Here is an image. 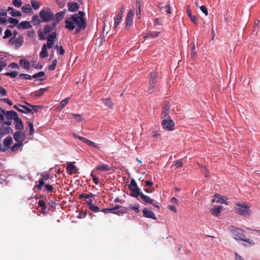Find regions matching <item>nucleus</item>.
I'll return each instance as SVG.
<instances>
[{"label": "nucleus", "instance_id": "obj_1", "mask_svg": "<svg viewBox=\"0 0 260 260\" xmlns=\"http://www.w3.org/2000/svg\"><path fill=\"white\" fill-rule=\"evenodd\" d=\"M85 13L83 11H79L77 14L72 15L71 17L65 20V28L70 30H73L77 26L75 34H78L80 31L84 30L86 26V22L84 17Z\"/></svg>", "mask_w": 260, "mask_h": 260}, {"label": "nucleus", "instance_id": "obj_2", "mask_svg": "<svg viewBox=\"0 0 260 260\" xmlns=\"http://www.w3.org/2000/svg\"><path fill=\"white\" fill-rule=\"evenodd\" d=\"M39 16L44 22H50L54 20V14L48 7L43 8L39 13Z\"/></svg>", "mask_w": 260, "mask_h": 260}, {"label": "nucleus", "instance_id": "obj_3", "mask_svg": "<svg viewBox=\"0 0 260 260\" xmlns=\"http://www.w3.org/2000/svg\"><path fill=\"white\" fill-rule=\"evenodd\" d=\"M235 204L237 206V207L236 208V211L239 215H249L251 214V211L250 209V206L248 203H236Z\"/></svg>", "mask_w": 260, "mask_h": 260}, {"label": "nucleus", "instance_id": "obj_4", "mask_svg": "<svg viewBox=\"0 0 260 260\" xmlns=\"http://www.w3.org/2000/svg\"><path fill=\"white\" fill-rule=\"evenodd\" d=\"M128 188L132 191L131 196L135 197L140 201L138 197L141 192L140 191V189L137 186V183L134 179L131 180V183L128 186Z\"/></svg>", "mask_w": 260, "mask_h": 260}, {"label": "nucleus", "instance_id": "obj_5", "mask_svg": "<svg viewBox=\"0 0 260 260\" xmlns=\"http://www.w3.org/2000/svg\"><path fill=\"white\" fill-rule=\"evenodd\" d=\"M234 238L236 240L243 241L246 242L250 244H253V241H250L249 239L245 238V236L243 233V231L241 230L237 229L233 233Z\"/></svg>", "mask_w": 260, "mask_h": 260}, {"label": "nucleus", "instance_id": "obj_6", "mask_svg": "<svg viewBox=\"0 0 260 260\" xmlns=\"http://www.w3.org/2000/svg\"><path fill=\"white\" fill-rule=\"evenodd\" d=\"M102 211L104 213H107L110 212L112 213L118 214L119 213H123L126 212V208L122 207L120 206H117L113 208H104Z\"/></svg>", "mask_w": 260, "mask_h": 260}, {"label": "nucleus", "instance_id": "obj_7", "mask_svg": "<svg viewBox=\"0 0 260 260\" xmlns=\"http://www.w3.org/2000/svg\"><path fill=\"white\" fill-rule=\"evenodd\" d=\"M135 14L134 9H131L128 11L125 20V28L128 29L133 23V17Z\"/></svg>", "mask_w": 260, "mask_h": 260}, {"label": "nucleus", "instance_id": "obj_8", "mask_svg": "<svg viewBox=\"0 0 260 260\" xmlns=\"http://www.w3.org/2000/svg\"><path fill=\"white\" fill-rule=\"evenodd\" d=\"M162 127L164 129L169 131H172L174 130L175 126L174 122L172 119H165L162 120L161 123Z\"/></svg>", "mask_w": 260, "mask_h": 260}, {"label": "nucleus", "instance_id": "obj_9", "mask_svg": "<svg viewBox=\"0 0 260 260\" xmlns=\"http://www.w3.org/2000/svg\"><path fill=\"white\" fill-rule=\"evenodd\" d=\"M0 111L5 115L6 118L7 120H11L12 119H16L17 118L18 115L17 113L13 110L6 111L5 110L3 109L0 107Z\"/></svg>", "mask_w": 260, "mask_h": 260}, {"label": "nucleus", "instance_id": "obj_10", "mask_svg": "<svg viewBox=\"0 0 260 260\" xmlns=\"http://www.w3.org/2000/svg\"><path fill=\"white\" fill-rule=\"evenodd\" d=\"M139 197H140L141 200H143L145 204H151L155 208H157L158 210L160 209L159 206L154 203V200L151 199L149 197L145 195L142 192L140 194Z\"/></svg>", "mask_w": 260, "mask_h": 260}, {"label": "nucleus", "instance_id": "obj_11", "mask_svg": "<svg viewBox=\"0 0 260 260\" xmlns=\"http://www.w3.org/2000/svg\"><path fill=\"white\" fill-rule=\"evenodd\" d=\"M49 177L50 174L48 173L42 174V178H41L39 180V184L35 186L36 188L38 190H41L42 189V187L45 185V181L49 179Z\"/></svg>", "mask_w": 260, "mask_h": 260}, {"label": "nucleus", "instance_id": "obj_12", "mask_svg": "<svg viewBox=\"0 0 260 260\" xmlns=\"http://www.w3.org/2000/svg\"><path fill=\"white\" fill-rule=\"evenodd\" d=\"M143 213L144 217L148 218H151L153 220H156V217L155 216L154 212L148 209L147 208H144L143 209Z\"/></svg>", "mask_w": 260, "mask_h": 260}, {"label": "nucleus", "instance_id": "obj_13", "mask_svg": "<svg viewBox=\"0 0 260 260\" xmlns=\"http://www.w3.org/2000/svg\"><path fill=\"white\" fill-rule=\"evenodd\" d=\"M14 140L18 143L23 144V141L25 138V134L20 132H16L14 134Z\"/></svg>", "mask_w": 260, "mask_h": 260}, {"label": "nucleus", "instance_id": "obj_14", "mask_svg": "<svg viewBox=\"0 0 260 260\" xmlns=\"http://www.w3.org/2000/svg\"><path fill=\"white\" fill-rule=\"evenodd\" d=\"M169 112H170V107L168 105H165L162 108V111L161 113V118L165 119L167 118H169Z\"/></svg>", "mask_w": 260, "mask_h": 260}, {"label": "nucleus", "instance_id": "obj_15", "mask_svg": "<svg viewBox=\"0 0 260 260\" xmlns=\"http://www.w3.org/2000/svg\"><path fill=\"white\" fill-rule=\"evenodd\" d=\"M56 25L57 23L55 22H53L51 24L46 25L43 29V33L45 35L50 33L55 29Z\"/></svg>", "mask_w": 260, "mask_h": 260}, {"label": "nucleus", "instance_id": "obj_16", "mask_svg": "<svg viewBox=\"0 0 260 260\" xmlns=\"http://www.w3.org/2000/svg\"><path fill=\"white\" fill-rule=\"evenodd\" d=\"M68 10L70 12H74L78 10L79 5L77 2H69L67 4Z\"/></svg>", "mask_w": 260, "mask_h": 260}, {"label": "nucleus", "instance_id": "obj_17", "mask_svg": "<svg viewBox=\"0 0 260 260\" xmlns=\"http://www.w3.org/2000/svg\"><path fill=\"white\" fill-rule=\"evenodd\" d=\"M124 11V8L123 6L120 10V12H119L118 15L117 16L116 18L115 19L114 21V27L115 28L117 27V26L118 25V24L120 23L121 19H122L123 17V14Z\"/></svg>", "mask_w": 260, "mask_h": 260}, {"label": "nucleus", "instance_id": "obj_18", "mask_svg": "<svg viewBox=\"0 0 260 260\" xmlns=\"http://www.w3.org/2000/svg\"><path fill=\"white\" fill-rule=\"evenodd\" d=\"M222 210V207L221 206H216L211 209L210 212L212 215L218 217L220 215Z\"/></svg>", "mask_w": 260, "mask_h": 260}, {"label": "nucleus", "instance_id": "obj_19", "mask_svg": "<svg viewBox=\"0 0 260 260\" xmlns=\"http://www.w3.org/2000/svg\"><path fill=\"white\" fill-rule=\"evenodd\" d=\"M66 13V10L57 13L54 15V19L55 21L54 22L57 23V24L60 22L61 20L63 19Z\"/></svg>", "mask_w": 260, "mask_h": 260}, {"label": "nucleus", "instance_id": "obj_20", "mask_svg": "<svg viewBox=\"0 0 260 260\" xmlns=\"http://www.w3.org/2000/svg\"><path fill=\"white\" fill-rule=\"evenodd\" d=\"M111 169V166L107 164H104L102 165H98L95 169L96 170L102 171V172H105V171H110Z\"/></svg>", "mask_w": 260, "mask_h": 260}, {"label": "nucleus", "instance_id": "obj_21", "mask_svg": "<svg viewBox=\"0 0 260 260\" xmlns=\"http://www.w3.org/2000/svg\"><path fill=\"white\" fill-rule=\"evenodd\" d=\"M7 11L10 12V15L13 17H20L21 16V13L20 11H16L12 7H9Z\"/></svg>", "mask_w": 260, "mask_h": 260}, {"label": "nucleus", "instance_id": "obj_22", "mask_svg": "<svg viewBox=\"0 0 260 260\" xmlns=\"http://www.w3.org/2000/svg\"><path fill=\"white\" fill-rule=\"evenodd\" d=\"M14 122L15 124V127L17 129H22L24 127L23 123L21 119L17 117V118H16L14 120Z\"/></svg>", "mask_w": 260, "mask_h": 260}, {"label": "nucleus", "instance_id": "obj_23", "mask_svg": "<svg viewBox=\"0 0 260 260\" xmlns=\"http://www.w3.org/2000/svg\"><path fill=\"white\" fill-rule=\"evenodd\" d=\"M20 64L26 70H28L30 68V65L29 62L25 59H20L19 60Z\"/></svg>", "mask_w": 260, "mask_h": 260}, {"label": "nucleus", "instance_id": "obj_24", "mask_svg": "<svg viewBox=\"0 0 260 260\" xmlns=\"http://www.w3.org/2000/svg\"><path fill=\"white\" fill-rule=\"evenodd\" d=\"M31 27V25H30L29 22L23 21L20 22L18 26V28L19 29H27Z\"/></svg>", "mask_w": 260, "mask_h": 260}, {"label": "nucleus", "instance_id": "obj_25", "mask_svg": "<svg viewBox=\"0 0 260 260\" xmlns=\"http://www.w3.org/2000/svg\"><path fill=\"white\" fill-rule=\"evenodd\" d=\"M66 169L68 171H69L71 175L75 173L76 170V167L71 162H68L67 163Z\"/></svg>", "mask_w": 260, "mask_h": 260}, {"label": "nucleus", "instance_id": "obj_26", "mask_svg": "<svg viewBox=\"0 0 260 260\" xmlns=\"http://www.w3.org/2000/svg\"><path fill=\"white\" fill-rule=\"evenodd\" d=\"M48 55V53L47 51V48H46V44H44L42 48L41 52L40 53V57L42 58H45L47 57Z\"/></svg>", "mask_w": 260, "mask_h": 260}, {"label": "nucleus", "instance_id": "obj_27", "mask_svg": "<svg viewBox=\"0 0 260 260\" xmlns=\"http://www.w3.org/2000/svg\"><path fill=\"white\" fill-rule=\"evenodd\" d=\"M13 142V139L11 137H7L4 140V146L9 148Z\"/></svg>", "mask_w": 260, "mask_h": 260}, {"label": "nucleus", "instance_id": "obj_28", "mask_svg": "<svg viewBox=\"0 0 260 260\" xmlns=\"http://www.w3.org/2000/svg\"><path fill=\"white\" fill-rule=\"evenodd\" d=\"M22 11L23 13H32L31 7L29 4H26L21 8Z\"/></svg>", "mask_w": 260, "mask_h": 260}, {"label": "nucleus", "instance_id": "obj_29", "mask_svg": "<svg viewBox=\"0 0 260 260\" xmlns=\"http://www.w3.org/2000/svg\"><path fill=\"white\" fill-rule=\"evenodd\" d=\"M156 82H157V74H156V73L155 72L151 73L150 77H149V83L154 84V83H156Z\"/></svg>", "mask_w": 260, "mask_h": 260}, {"label": "nucleus", "instance_id": "obj_30", "mask_svg": "<svg viewBox=\"0 0 260 260\" xmlns=\"http://www.w3.org/2000/svg\"><path fill=\"white\" fill-rule=\"evenodd\" d=\"M39 205L41 207L42 210L41 212L43 214H46V203L45 202L44 200H40L39 201Z\"/></svg>", "mask_w": 260, "mask_h": 260}, {"label": "nucleus", "instance_id": "obj_31", "mask_svg": "<svg viewBox=\"0 0 260 260\" xmlns=\"http://www.w3.org/2000/svg\"><path fill=\"white\" fill-rule=\"evenodd\" d=\"M214 197L215 198H216V199H217L216 201V203H221V204L225 203V204H226V205L228 204V203L225 202V201H224V199L223 196L216 193L215 194Z\"/></svg>", "mask_w": 260, "mask_h": 260}, {"label": "nucleus", "instance_id": "obj_32", "mask_svg": "<svg viewBox=\"0 0 260 260\" xmlns=\"http://www.w3.org/2000/svg\"><path fill=\"white\" fill-rule=\"evenodd\" d=\"M104 103L110 109L113 108L114 104L110 99H103Z\"/></svg>", "mask_w": 260, "mask_h": 260}, {"label": "nucleus", "instance_id": "obj_33", "mask_svg": "<svg viewBox=\"0 0 260 260\" xmlns=\"http://www.w3.org/2000/svg\"><path fill=\"white\" fill-rule=\"evenodd\" d=\"M25 103L29 106L31 107L32 108L31 110H32V111H34L36 113H37L40 109L43 108V106L41 105H31L30 104H29L27 102H25Z\"/></svg>", "mask_w": 260, "mask_h": 260}, {"label": "nucleus", "instance_id": "obj_34", "mask_svg": "<svg viewBox=\"0 0 260 260\" xmlns=\"http://www.w3.org/2000/svg\"><path fill=\"white\" fill-rule=\"evenodd\" d=\"M30 3L33 9L35 10H38L40 7L41 3L39 2L31 0Z\"/></svg>", "mask_w": 260, "mask_h": 260}, {"label": "nucleus", "instance_id": "obj_35", "mask_svg": "<svg viewBox=\"0 0 260 260\" xmlns=\"http://www.w3.org/2000/svg\"><path fill=\"white\" fill-rule=\"evenodd\" d=\"M160 34V32H156V31H150L148 32L146 35L145 36V38L148 37H151V38H155L157 37L159 34Z\"/></svg>", "mask_w": 260, "mask_h": 260}, {"label": "nucleus", "instance_id": "obj_36", "mask_svg": "<svg viewBox=\"0 0 260 260\" xmlns=\"http://www.w3.org/2000/svg\"><path fill=\"white\" fill-rule=\"evenodd\" d=\"M47 90V88H41L38 91L35 92V96L37 97L41 96L45 91Z\"/></svg>", "mask_w": 260, "mask_h": 260}, {"label": "nucleus", "instance_id": "obj_37", "mask_svg": "<svg viewBox=\"0 0 260 260\" xmlns=\"http://www.w3.org/2000/svg\"><path fill=\"white\" fill-rule=\"evenodd\" d=\"M85 143H86V144H87L88 146H91V147H93L95 148H96V149H99V146L96 144L94 142L86 139L85 142Z\"/></svg>", "mask_w": 260, "mask_h": 260}, {"label": "nucleus", "instance_id": "obj_38", "mask_svg": "<svg viewBox=\"0 0 260 260\" xmlns=\"http://www.w3.org/2000/svg\"><path fill=\"white\" fill-rule=\"evenodd\" d=\"M31 22H34V24L36 25L39 24L41 21L40 20L39 16L37 15H35L32 17Z\"/></svg>", "mask_w": 260, "mask_h": 260}, {"label": "nucleus", "instance_id": "obj_39", "mask_svg": "<svg viewBox=\"0 0 260 260\" xmlns=\"http://www.w3.org/2000/svg\"><path fill=\"white\" fill-rule=\"evenodd\" d=\"M31 67L37 69H41L43 67L41 63L37 62L36 61L31 62Z\"/></svg>", "mask_w": 260, "mask_h": 260}, {"label": "nucleus", "instance_id": "obj_40", "mask_svg": "<svg viewBox=\"0 0 260 260\" xmlns=\"http://www.w3.org/2000/svg\"><path fill=\"white\" fill-rule=\"evenodd\" d=\"M12 3L16 8H20L22 5L21 0H12Z\"/></svg>", "mask_w": 260, "mask_h": 260}, {"label": "nucleus", "instance_id": "obj_41", "mask_svg": "<svg viewBox=\"0 0 260 260\" xmlns=\"http://www.w3.org/2000/svg\"><path fill=\"white\" fill-rule=\"evenodd\" d=\"M27 123L28 124V127L29 128V135L31 136L34 134L35 129L34 128V124L31 122H27Z\"/></svg>", "mask_w": 260, "mask_h": 260}, {"label": "nucleus", "instance_id": "obj_42", "mask_svg": "<svg viewBox=\"0 0 260 260\" xmlns=\"http://www.w3.org/2000/svg\"><path fill=\"white\" fill-rule=\"evenodd\" d=\"M19 77L20 79H26V80H31L32 79V76L29 75L25 74H21Z\"/></svg>", "mask_w": 260, "mask_h": 260}, {"label": "nucleus", "instance_id": "obj_43", "mask_svg": "<svg viewBox=\"0 0 260 260\" xmlns=\"http://www.w3.org/2000/svg\"><path fill=\"white\" fill-rule=\"evenodd\" d=\"M55 49L57 50L58 52L60 55H63L64 54V50L62 46H58L57 45H56L55 47Z\"/></svg>", "mask_w": 260, "mask_h": 260}, {"label": "nucleus", "instance_id": "obj_44", "mask_svg": "<svg viewBox=\"0 0 260 260\" xmlns=\"http://www.w3.org/2000/svg\"><path fill=\"white\" fill-rule=\"evenodd\" d=\"M56 33L55 31V32L51 33L50 35H49L48 36V37H47V41H48V42L54 41V39L55 38H56Z\"/></svg>", "mask_w": 260, "mask_h": 260}, {"label": "nucleus", "instance_id": "obj_45", "mask_svg": "<svg viewBox=\"0 0 260 260\" xmlns=\"http://www.w3.org/2000/svg\"><path fill=\"white\" fill-rule=\"evenodd\" d=\"M6 76L10 77L11 78H15L18 75V72L17 71H13L12 72H7L5 73Z\"/></svg>", "mask_w": 260, "mask_h": 260}, {"label": "nucleus", "instance_id": "obj_46", "mask_svg": "<svg viewBox=\"0 0 260 260\" xmlns=\"http://www.w3.org/2000/svg\"><path fill=\"white\" fill-rule=\"evenodd\" d=\"M22 145V144L21 143L17 142L11 148V150L13 152L17 151L20 147Z\"/></svg>", "mask_w": 260, "mask_h": 260}, {"label": "nucleus", "instance_id": "obj_47", "mask_svg": "<svg viewBox=\"0 0 260 260\" xmlns=\"http://www.w3.org/2000/svg\"><path fill=\"white\" fill-rule=\"evenodd\" d=\"M45 73H44V72L41 71V72H40L39 73H37L34 74L32 76V78H37L39 77H42L45 76Z\"/></svg>", "mask_w": 260, "mask_h": 260}, {"label": "nucleus", "instance_id": "obj_48", "mask_svg": "<svg viewBox=\"0 0 260 260\" xmlns=\"http://www.w3.org/2000/svg\"><path fill=\"white\" fill-rule=\"evenodd\" d=\"M57 63V59H54V60H53L52 63L51 65H50L49 67V69L50 71L54 70L55 69V67L56 66Z\"/></svg>", "mask_w": 260, "mask_h": 260}, {"label": "nucleus", "instance_id": "obj_49", "mask_svg": "<svg viewBox=\"0 0 260 260\" xmlns=\"http://www.w3.org/2000/svg\"><path fill=\"white\" fill-rule=\"evenodd\" d=\"M70 100L69 98H66L65 99L63 100L60 102V107L61 108H64L68 103L69 101Z\"/></svg>", "mask_w": 260, "mask_h": 260}, {"label": "nucleus", "instance_id": "obj_50", "mask_svg": "<svg viewBox=\"0 0 260 260\" xmlns=\"http://www.w3.org/2000/svg\"><path fill=\"white\" fill-rule=\"evenodd\" d=\"M45 188L48 192H53V187L50 184H45Z\"/></svg>", "mask_w": 260, "mask_h": 260}, {"label": "nucleus", "instance_id": "obj_51", "mask_svg": "<svg viewBox=\"0 0 260 260\" xmlns=\"http://www.w3.org/2000/svg\"><path fill=\"white\" fill-rule=\"evenodd\" d=\"M23 42V38L22 37H18L17 38H15L13 43H15V44H20V45H21L22 44Z\"/></svg>", "mask_w": 260, "mask_h": 260}, {"label": "nucleus", "instance_id": "obj_52", "mask_svg": "<svg viewBox=\"0 0 260 260\" xmlns=\"http://www.w3.org/2000/svg\"><path fill=\"white\" fill-rule=\"evenodd\" d=\"M8 21H9V23H10L11 24H13L14 25L17 24L18 23V19H17L16 18H12V17H10L8 19Z\"/></svg>", "mask_w": 260, "mask_h": 260}, {"label": "nucleus", "instance_id": "obj_53", "mask_svg": "<svg viewBox=\"0 0 260 260\" xmlns=\"http://www.w3.org/2000/svg\"><path fill=\"white\" fill-rule=\"evenodd\" d=\"M12 32L10 29H7L5 32V35L3 39H6L12 36Z\"/></svg>", "mask_w": 260, "mask_h": 260}, {"label": "nucleus", "instance_id": "obj_54", "mask_svg": "<svg viewBox=\"0 0 260 260\" xmlns=\"http://www.w3.org/2000/svg\"><path fill=\"white\" fill-rule=\"evenodd\" d=\"M129 208L131 210H134L136 213H138L140 211L139 210V205L138 204L135 205V206H129Z\"/></svg>", "mask_w": 260, "mask_h": 260}, {"label": "nucleus", "instance_id": "obj_55", "mask_svg": "<svg viewBox=\"0 0 260 260\" xmlns=\"http://www.w3.org/2000/svg\"><path fill=\"white\" fill-rule=\"evenodd\" d=\"M22 108L25 109V111H23V113H24L26 114H32L33 113V111L31 109H30L25 106H23Z\"/></svg>", "mask_w": 260, "mask_h": 260}, {"label": "nucleus", "instance_id": "obj_56", "mask_svg": "<svg viewBox=\"0 0 260 260\" xmlns=\"http://www.w3.org/2000/svg\"><path fill=\"white\" fill-rule=\"evenodd\" d=\"M56 3L58 5V6L61 8H63L66 4L64 0H56Z\"/></svg>", "mask_w": 260, "mask_h": 260}, {"label": "nucleus", "instance_id": "obj_57", "mask_svg": "<svg viewBox=\"0 0 260 260\" xmlns=\"http://www.w3.org/2000/svg\"><path fill=\"white\" fill-rule=\"evenodd\" d=\"M89 209L94 212L100 211V208L98 206H94V205H92L91 206L89 207Z\"/></svg>", "mask_w": 260, "mask_h": 260}, {"label": "nucleus", "instance_id": "obj_58", "mask_svg": "<svg viewBox=\"0 0 260 260\" xmlns=\"http://www.w3.org/2000/svg\"><path fill=\"white\" fill-rule=\"evenodd\" d=\"M72 115L74 116L75 119L77 122H80L83 119L81 115L79 114H72Z\"/></svg>", "mask_w": 260, "mask_h": 260}, {"label": "nucleus", "instance_id": "obj_59", "mask_svg": "<svg viewBox=\"0 0 260 260\" xmlns=\"http://www.w3.org/2000/svg\"><path fill=\"white\" fill-rule=\"evenodd\" d=\"M156 83H154V84H152L151 83H149V86L148 87V91L150 93H152L154 91V88L156 86Z\"/></svg>", "mask_w": 260, "mask_h": 260}, {"label": "nucleus", "instance_id": "obj_60", "mask_svg": "<svg viewBox=\"0 0 260 260\" xmlns=\"http://www.w3.org/2000/svg\"><path fill=\"white\" fill-rule=\"evenodd\" d=\"M73 136L77 138V139H79L80 140L83 141L84 143H85L86 140V138H85V137H81V136H78L75 134H73Z\"/></svg>", "mask_w": 260, "mask_h": 260}, {"label": "nucleus", "instance_id": "obj_61", "mask_svg": "<svg viewBox=\"0 0 260 260\" xmlns=\"http://www.w3.org/2000/svg\"><path fill=\"white\" fill-rule=\"evenodd\" d=\"M23 106L20 104H18L17 105H14L13 108L18 110V111L22 113L23 112V110L21 108H22Z\"/></svg>", "mask_w": 260, "mask_h": 260}, {"label": "nucleus", "instance_id": "obj_62", "mask_svg": "<svg viewBox=\"0 0 260 260\" xmlns=\"http://www.w3.org/2000/svg\"><path fill=\"white\" fill-rule=\"evenodd\" d=\"M201 10L202 12L205 14V15H208V10L205 6H202L200 7Z\"/></svg>", "mask_w": 260, "mask_h": 260}, {"label": "nucleus", "instance_id": "obj_63", "mask_svg": "<svg viewBox=\"0 0 260 260\" xmlns=\"http://www.w3.org/2000/svg\"><path fill=\"white\" fill-rule=\"evenodd\" d=\"M166 8V12L167 14H171V7L170 5V2H168V4L165 7Z\"/></svg>", "mask_w": 260, "mask_h": 260}, {"label": "nucleus", "instance_id": "obj_64", "mask_svg": "<svg viewBox=\"0 0 260 260\" xmlns=\"http://www.w3.org/2000/svg\"><path fill=\"white\" fill-rule=\"evenodd\" d=\"M7 10L0 9V17L7 16Z\"/></svg>", "mask_w": 260, "mask_h": 260}]
</instances>
